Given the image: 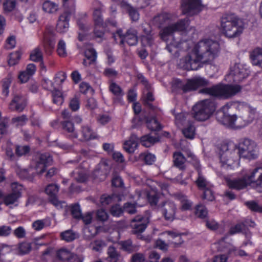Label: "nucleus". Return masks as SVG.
<instances>
[{"label": "nucleus", "mask_w": 262, "mask_h": 262, "mask_svg": "<svg viewBox=\"0 0 262 262\" xmlns=\"http://www.w3.org/2000/svg\"><path fill=\"white\" fill-rule=\"evenodd\" d=\"M220 52V45L211 39H204L196 44L179 63L181 68L197 70L204 65L211 64Z\"/></svg>", "instance_id": "nucleus-1"}, {"label": "nucleus", "mask_w": 262, "mask_h": 262, "mask_svg": "<svg viewBox=\"0 0 262 262\" xmlns=\"http://www.w3.org/2000/svg\"><path fill=\"white\" fill-rule=\"evenodd\" d=\"M177 16L174 13L162 12L153 18L154 24L158 28L168 25L161 29L160 32L161 38L166 41L169 36H172L174 32L184 31L186 30L189 25V19L186 17L179 20L177 22L170 24L175 20Z\"/></svg>", "instance_id": "nucleus-2"}, {"label": "nucleus", "mask_w": 262, "mask_h": 262, "mask_svg": "<svg viewBox=\"0 0 262 262\" xmlns=\"http://www.w3.org/2000/svg\"><path fill=\"white\" fill-rule=\"evenodd\" d=\"M231 104L227 103L216 113L217 120L223 124L231 127L241 128L250 123L253 119V115L247 110L242 116L236 117L235 115H230L228 112Z\"/></svg>", "instance_id": "nucleus-3"}, {"label": "nucleus", "mask_w": 262, "mask_h": 262, "mask_svg": "<svg viewBox=\"0 0 262 262\" xmlns=\"http://www.w3.org/2000/svg\"><path fill=\"white\" fill-rule=\"evenodd\" d=\"M223 34L228 38L240 36L245 28L243 20L234 13L225 14L221 18Z\"/></svg>", "instance_id": "nucleus-4"}, {"label": "nucleus", "mask_w": 262, "mask_h": 262, "mask_svg": "<svg viewBox=\"0 0 262 262\" xmlns=\"http://www.w3.org/2000/svg\"><path fill=\"white\" fill-rule=\"evenodd\" d=\"M242 88L237 84H219L210 88H205L200 91V93L227 99L236 95L241 91Z\"/></svg>", "instance_id": "nucleus-5"}, {"label": "nucleus", "mask_w": 262, "mask_h": 262, "mask_svg": "<svg viewBox=\"0 0 262 262\" xmlns=\"http://www.w3.org/2000/svg\"><path fill=\"white\" fill-rule=\"evenodd\" d=\"M215 108V102L212 99L202 100L193 106V117L198 121H205L210 118Z\"/></svg>", "instance_id": "nucleus-6"}, {"label": "nucleus", "mask_w": 262, "mask_h": 262, "mask_svg": "<svg viewBox=\"0 0 262 262\" xmlns=\"http://www.w3.org/2000/svg\"><path fill=\"white\" fill-rule=\"evenodd\" d=\"M236 145L234 144L222 145L220 151L221 166L225 169L231 168L237 158Z\"/></svg>", "instance_id": "nucleus-7"}, {"label": "nucleus", "mask_w": 262, "mask_h": 262, "mask_svg": "<svg viewBox=\"0 0 262 262\" xmlns=\"http://www.w3.org/2000/svg\"><path fill=\"white\" fill-rule=\"evenodd\" d=\"M237 154L240 158L249 160L256 159L258 156L257 148L252 141L245 139L236 146Z\"/></svg>", "instance_id": "nucleus-8"}, {"label": "nucleus", "mask_w": 262, "mask_h": 262, "mask_svg": "<svg viewBox=\"0 0 262 262\" xmlns=\"http://www.w3.org/2000/svg\"><path fill=\"white\" fill-rule=\"evenodd\" d=\"M208 84V81L206 79L202 77H195L188 80L186 82L177 79L174 81V86L181 90L184 93H187L195 90L199 87L207 85Z\"/></svg>", "instance_id": "nucleus-9"}, {"label": "nucleus", "mask_w": 262, "mask_h": 262, "mask_svg": "<svg viewBox=\"0 0 262 262\" xmlns=\"http://www.w3.org/2000/svg\"><path fill=\"white\" fill-rule=\"evenodd\" d=\"M201 0H182L181 8L183 14L193 16L200 13L204 8Z\"/></svg>", "instance_id": "nucleus-10"}, {"label": "nucleus", "mask_w": 262, "mask_h": 262, "mask_svg": "<svg viewBox=\"0 0 262 262\" xmlns=\"http://www.w3.org/2000/svg\"><path fill=\"white\" fill-rule=\"evenodd\" d=\"M249 75V71L245 65L236 63L231 68L228 76L235 82H239L246 79Z\"/></svg>", "instance_id": "nucleus-11"}, {"label": "nucleus", "mask_w": 262, "mask_h": 262, "mask_svg": "<svg viewBox=\"0 0 262 262\" xmlns=\"http://www.w3.org/2000/svg\"><path fill=\"white\" fill-rule=\"evenodd\" d=\"M52 162V158L49 154H41L36 158L32 167L35 174H40L42 173L48 166Z\"/></svg>", "instance_id": "nucleus-12"}, {"label": "nucleus", "mask_w": 262, "mask_h": 262, "mask_svg": "<svg viewBox=\"0 0 262 262\" xmlns=\"http://www.w3.org/2000/svg\"><path fill=\"white\" fill-rule=\"evenodd\" d=\"M59 189V187L57 185L50 184L47 186L45 192L49 196L50 202L57 209H61L66 207L67 204L64 201H60L58 200L57 194Z\"/></svg>", "instance_id": "nucleus-13"}, {"label": "nucleus", "mask_w": 262, "mask_h": 262, "mask_svg": "<svg viewBox=\"0 0 262 262\" xmlns=\"http://www.w3.org/2000/svg\"><path fill=\"white\" fill-rule=\"evenodd\" d=\"M246 176L249 185H252L257 191L262 192V167H256Z\"/></svg>", "instance_id": "nucleus-14"}, {"label": "nucleus", "mask_w": 262, "mask_h": 262, "mask_svg": "<svg viewBox=\"0 0 262 262\" xmlns=\"http://www.w3.org/2000/svg\"><path fill=\"white\" fill-rule=\"evenodd\" d=\"M93 7V18L96 26H103L104 21L102 15L104 5L98 0H94L92 3Z\"/></svg>", "instance_id": "nucleus-15"}, {"label": "nucleus", "mask_w": 262, "mask_h": 262, "mask_svg": "<svg viewBox=\"0 0 262 262\" xmlns=\"http://www.w3.org/2000/svg\"><path fill=\"white\" fill-rule=\"evenodd\" d=\"M12 192L5 195L3 203L7 206L14 204L21 196L23 187L17 183L12 184Z\"/></svg>", "instance_id": "nucleus-16"}, {"label": "nucleus", "mask_w": 262, "mask_h": 262, "mask_svg": "<svg viewBox=\"0 0 262 262\" xmlns=\"http://www.w3.org/2000/svg\"><path fill=\"white\" fill-rule=\"evenodd\" d=\"M147 225L146 219L139 215L136 216L130 221V226L132 228V233L139 235L145 230Z\"/></svg>", "instance_id": "nucleus-17"}, {"label": "nucleus", "mask_w": 262, "mask_h": 262, "mask_svg": "<svg viewBox=\"0 0 262 262\" xmlns=\"http://www.w3.org/2000/svg\"><path fill=\"white\" fill-rule=\"evenodd\" d=\"M71 13V11L67 9L59 16L56 25L57 32L63 33L68 30L69 28V21Z\"/></svg>", "instance_id": "nucleus-18"}, {"label": "nucleus", "mask_w": 262, "mask_h": 262, "mask_svg": "<svg viewBox=\"0 0 262 262\" xmlns=\"http://www.w3.org/2000/svg\"><path fill=\"white\" fill-rule=\"evenodd\" d=\"M27 105L26 98L20 94L14 95L9 104V108L12 111L22 112Z\"/></svg>", "instance_id": "nucleus-19"}, {"label": "nucleus", "mask_w": 262, "mask_h": 262, "mask_svg": "<svg viewBox=\"0 0 262 262\" xmlns=\"http://www.w3.org/2000/svg\"><path fill=\"white\" fill-rule=\"evenodd\" d=\"M57 257L63 261L67 260L69 262H83V257L74 254L66 249H61L57 252Z\"/></svg>", "instance_id": "nucleus-20"}, {"label": "nucleus", "mask_w": 262, "mask_h": 262, "mask_svg": "<svg viewBox=\"0 0 262 262\" xmlns=\"http://www.w3.org/2000/svg\"><path fill=\"white\" fill-rule=\"evenodd\" d=\"M177 210L176 205L172 202L166 201L162 206V214L166 221H172Z\"/></svg>", "instance_id": "nucleus-21"}, {"label": "nucleus", "mask_w": 262, "mask_h": 262, "mask_svg": "<svg viewBox=\"0 0 262 262\" xmlns=\"http://www.w3.org/2000/svg\"><path fill=\"white\" fill-rule=\"evenodd\" d=\"M228 186L231 189L241 190L245 189L249 185L246 174L241 178L233 179H227Z\"/></svg>", "instance_id": "nucleus-22"}, {"label": "nucleus", "mask_w": 262, "mask_h": 262, "mask_svg": "<svg viewBox=\"0 0 262 262\" xmlns=\"http://www.w3.org/2000/svg\"><path fill=\"white\" fill-rule=\"evenodd\" d=\"M139 139L135 134H132L128 140L124 142L123 148L129 154L134 152L138 145Z\"/></svg>", "instance_id": "nucleus-23"}, {"label": "nucleus", "mask_w": 262, "mask_h": 262, "mask_svg": "<svg viewBox=\"0 0 262 262\" xmlns=\"http://www.w3.org/2000/svg\"><path fill=\"white\" fill-rule=\"evenodd\" d=\"M62 128L71 139H76L78 138V134L75 131L74 123L70 120H64L61 123Z\"/></svg>", "instance_id": "nucleus-24"}, {"label": "nucleus", "mask_w": 262, "mask_h": 262, "mask_svg": "<svg viewBox=\"0 0 262 262\" xmlns=\"http://www.w3.org/2000/svg\"><path fill=\"white\" fill-rule=\"evenodd\" d=\"M186 159L181 152H174L173 154V165L181 170L186 168Z\"/></svg>", "instance_id": "nucleus-25"}, {"label": "nucleus", "mask_w": 262, "mask_h": 262, "mask_svg": "<svg viewBox=\"0 0 262 262\" xmlns=\"http://www.w3.org/2000/svg\"><path fill=\"white\" fill-rule=\"evenodd\" d=\"M250 59L253 65L262 69V48H256L250 53Z\"/></svg>", "instance_id": "nucleus-26"}, {"label": "nucleus", "mask_w": 262, "mask_h": 262, "mask_svg": "<svg viewBox=\"0 0 262 262\" xmlns=\"http://www.w3.org/2000/svg\"><path fill=\"white\" fill-rule=\"evenodd\" d=\"M121 6L128 13L130 19L133 21H137L139 20L140 14L137 8L126 2L122 3Z\"/></svg>", "instance_id": "nucleus-27"}, {"label": "nucleus", "mask_w": 262, "mask_h": 262, "mask_svg": "<svg viewBox=\"0 0 262 262\" xmlns=\"http://www.w3.org/2000/svg\"><path fill=\"white\" fill-rule=\"evenodd\" d=\"M124 42L129 46H135L138 43L137 32L133 29H128L125 34Z\"/></svg>", "instance_id": "nucleus-28"}, {"label": "nucleus", "mask_w": 262, "mask_h": 262, "mask_svg": "<svg viewBox=\"0 0 262 262\" xmlns=\"http://www.w3.org/2000/svg\"><path fill=\"white\" fill-rule=\"evenodd\" d=\"M80 133L83 140L88 141L97 138L96 134L93 132L91 126L88 125H82L81 127Z\"/></svg>", "instance_id": "nucleus-29"}, {"label": "nucleus", "mask_w": 262, "mask_h": 262, "mask_svg": "<svg viewBox=\"0 0 262 262\" xmlns=\"http://www.w3.org/2000/svg\"><path fill=\"white\" fill-rule=\"evenodd\" d=\"M175 197L180 202L181 204V209L182 210H187L191 208L192 203L187 199L186 195L180 193L176 194Z\"/></svg>", "instance_id": "nucleus-30"}, {"label": "nucleus", "mask_w": 262, "mask_h": 262, "mask_svg": "<svg viewBox=\"0 0 262 262\" xmlns=\"http://www.w3.org/2000/svg\"><path fill=\"white\" fill-rule=\"evenodd\" d=\"M84 55L87 59L83 60V64L85 66L90 65L96 60L97 53L94 49L91 48L86 50L84 52Z\"/></svg>", "instance_id": "nucleus-31"}, {"label": "nucleus", "mask_w": 262, "mask_h": 262, "mask_svg": "<svg viewBox=\"0 0 262 262\" xmlns=\"http://www.w3.org/2000/svg\"><path fill=\"white\" fill-rule=\"evenodd\" d=\"M71 176L78 182L82 183L85 182L88 178L85 171L83 169H76L71 173Z\"/></svg>", "instance_id": "nucleus-32"}, {"label": "nucleus", "mask_w": 262, "mask_h": 262, "mask_svg": "<svg viewBox=\"0 0 262 262\" xmlns=\"http://www.w3.org/2000/svg\"><path fill=\"white\" fill-rule=\"evenodd\" d=\"M195 182L198 188L201 190H204L207 188L213 187V185L209 182L207 181L202 173L200 172Z\"/></svg>", "instance_id": "nucleus-33"}, {"label": "nucleus", "mask_w": 262, "mask_h": 262, "mask_svg": "<svg viewBox=\"0 0 262 262\" xmlns=\"http://www.w3.org/2000/svg\"><path fill=\"white\" fill-rule=\"evenodd\" d=\"M19 177L23 179H26L29 181H32L35 176V172L32 167L26 169H21L18 172Z\"/></svg>", "instance_id": "nucleus-34"}, {"label": "nucleus", "mask_w": 262, "mask_h": 262, "mask_svg": "<svg viewBox=\"0 0 262 262\" xmlns=\"http://www.w3.org/2000/svg\"><path fill=\"white\" fill-rule=\"evenodd\" d=\"M159 140L158 137H152L149 135L142 136L140 138V142L142 144L146 147H149Z\"/></svg>", "instance_id": "nucleus-35"}, {"label": "nucleus", "mask_w": 262, "mask_h": 262, "mask_svg": "<svg viewBox=\"0 0 262 262\" xmlns=\"http://www.w3.org/2000/svg\"><path fill=\"white\" fill-rule=\"evenodd\" d=\"M109 83V90L114 96L120 97L124 95L121 88L115 82L111 80Z\"/></svg>", "instance_id": "nucleus-36"}, {"label": "nucleus", "mask_w": 262, "mask_h": 262, "mask_svg": "<svg viewBox=\"0 0 262 262\" xmlns=\"http://www.w3.org/2000/svg\"><path fill=\"white\" fill-rule=\"evenodd\" d=\"M107 259L109 261L120 260L122 259L121 255L113 246H110L107 251Z\"/></svg>", "instance_id": "nucleus-37"}, {"label": "nucleus", "mask_w": 262, "mask_h": 262, "mask_svg": "<svg viewBox=\"0 0 262 262\" xmlns=\"http://www.w3.org/2000/svg\"><path fill=\"white\" fill-rule=\"evenodd\" d=\"M43 11L49 13H53L58 10V5L50 1H45L42 4Z\"/></svg>", "instance_id": "nucleus-38"}, {"label": "nucleus", "mask_w": 262, "mask_h": 262, "mask_svg": "<svg viewBox=\"0 0 262 262\" xmlns=\"http://www.w3.org/2000/svg\"><path fill=\"white\" fill-rule=\"evenodd\" d=\"M51 93L53 103L57 105H61L63 102V97L61 92L54 89L51 91Z\"/></svg>", "instance_id": "nucleus-39"}, {"label": "nucleus", "mask_w": 262, "mask_h": 262, "mask_svg": "<svg viewBox=\"0 0 262 262\" xmlns=\"http://www.w3.org/2000/svg\"><path fill=\"white\" fill-rule=\"evenodd\" d=\"M30 58L34 62H39L42 60V53L39 47L35 48L30 53Z\"/></svg>", "instance_id": "nucleus-40"}, {"label": "nucleus", "mask_w": 262, "mask_h": 262, "mask_svg": "<svg viewBox=\"0 0 262 262\" xmlns=\"http://www.w3.org/2000/svg\"><path fill=\"white\" fill-rule=\"evenodd\" d=\"M97 228L94 226L85 227L83 230V236L86 240H90L97 234Z\"/></svg>", "instance_id": "nucleus-41"}, {"label": "nucleus", "mask_w": 262, "mask_h": 262, "mask_svg": "<svg viewBox=\"0 0 262 262\" xmlns=\"http://www.w3.org/2000/svg\"><path fill=\"white\" fill-rule=\"evenodd\" d=\"M182 132L186 138L192 139L195 135L194 126L192 123H190L182 130Z\"/></svg>", "instance_id": "nucleus-42"}, {"label": "nucleus", "mask_w": 262, "mask_h": 262, "mask_svg": "<svg viewBox=\"0 0 262 262\" xmlns=\"http://www.w3.org/2000/svg\"><path fill=\"white\" fill-rule=\"evenodd\" d=\"M147 199L151 206L157 205L159 200V194L157 191L152 189L148 192Z\"/></svg>", "instance_id": "nucleus-43"}, {"label": "nucleus", "mask_w": 262, "mask_h": 262, "mask_svg": "<svg viewBox=\"0 0 262 262\" xmlns=\"http://www.w3.org/2000/svg\"><path fill=\"white\" fill-rule=\"evenodd\" d=\"M146 122L147 127L152 130H158L161 128L160 124L155 118L150 120L146 118Z\"/></svg>", "instance_id": "nucleus-44"}, {"label": "nucleus", "mask_w": 262, "mask_h": 262, "mask_svg": "<svg viewBox=\"0 0 262 262\" xmlns=\"http://www.w3.org/2000/svg\"><path fill=\"white\" fill-rule=\"evenodd\" d=\"M122 249L128 252H132L135 250L136 246L133 245L132 242L130 239H127L125 241H121L120 242Z\"/></svg>", "instance_id": "nucleus-45"}, {"label": "nucleus", "mask_w": 262, "mask_h": 262, "mask_svg": "<svg viewBox=\"0 0 262 262\" xmlns=\"http://www.w3.org/2000/svg\"><path fill=\"white\" fill-rule=\"evenodd\" d=\"M60 236L62 239L68 242L73 241L76 237L75 233L71 230H67L61 233Z\"/></svg>", "instance_id": "nucleus-46"}, {"label": "nucleus", "mask_w": 262, "mask_h": 262, "mask_svg": "<svg viewBox=\"0 0 262 262\" xmlns=\"http://www.w3.org/2000/svg\"><path fill=\"white\" fill-rule=\"evenodd\" d=\"M140 158L148 165L152 164L156 159L155 156L150 153H142L140 155Z\"/></svg>", "instance_id": "nucleus-47"}, {"label": "nucleus", "mask_w": 262, "mask_h": 262, "mask_svg": "<svg viewBox=\"0 0 262 262\" xmlns=\"http://www.w3.org/2000/svg\"><path fill=\"white\" fill-rule=\"evenodd\" d=\"M146 91H147V93L146 94V96H145L144 98V104L149 108L154 110L155 107L150 102L153 101L155 100L154 97L152 95V92L150 91V89Z\"/></svg>", "instance_id": "nucleus-48"}, {"label": "nucleus", "mask_w": 262, "mask_h": 262, "mask_svg": "<svg viewBox=\"0 0 262 262\" xmlns=\"http://www.w3.org/2000/svg\"><path fill=\"white\" fill-rule=\"evenodd\" d=\"M195 213L198 217L203 219L207 216L208 211L204 205L200 204L196 206Z\"/></svg>", "instance_id": "nucleus-49"}, {"label": "nucleus", "mask_w": 262, "mask_h": 262, "mask_svg": "<svg viewBox=\"0 0 262 262\" xmlns=\"http://www.w3.org/2000/svg\"><path fill=\"white\" fill-rule=\"evenodd\" d=\"M21 57L19 51H16L10 54L8 63L10 66H14L18 63Z\"/></svg>", "instance_id": "nucleus-50"}, {"label": "nucleus", "mask_w": 262, "mask_h": 262, "mask_svg": "<svg viewBox=\"0 0 262 262\" xmlns=\"http://www.w3.org/2000/svg\"><path fill=\"white\" fill-rule=\"evenodd\" d=\"M245 204L251 211L262 213V206L259 205L257 202L249 201L247 202Z\"/></svg>", "instance_id": "nucleus-51"}, {"label": "nucleus", "mask_w": 262, "mask_h": 262, "mask_svg": "<svg viewBox=\"0 0 262 262\" xmlns=\"http://www.w3.org/2000/svg\"><path fill=\"white\" fill-rule=\"evenodd\" d=\"M30 148L29 146H19L17 145L15 148V154L18 157L25 156L29 153Z\"/></svg>", "instance_id": "nucleus-52"}, {"label": "nucleus", "mask_w": 262, "mask_h": 262, "mask_svg": "<svg viewBox=\"0 0 262 262\" xmlns=\"http://www.w3.org/2000/svg\"><path fill=\"white\" fill-rule=\"evenodd\" d=\"M31 248L32 247L30 243L23 242L19 244L18 250L19 253L23 255L28 253L31 251Z\"/></svg>", "instance_id": "nucleus-53"}, {"label": "nucleus", "mask_w": 262, "mask_h": 262, "mask_svg": "<svg viewBox=\"0 0 262 262\" xmlns=\"http://www.w3.org/2000/svg\"><path fill=\"white\" fill-rule=\"evenodd\" d=\"M212 188H207L203 190V199L206 200L208 201H212L214 200L215 197L212 190Z\"/></svg>", "instance_id": "nucleus-54"}, {"label": "nucleus", "mask_w": 262, "mask_h": 262, "mask_svg": "<svg viewBox=\"0 0 262 262\" xmlns=\"http://www.w3.org/2000/svg\"><path fill=\"white\" fill-rule=\"evenodd\" d=\"M58 54L61 57H65L67 55L66 43L63 40H60L58 43L57 50Z\"/></svg>", "instance_id": "nucleus-55"}, {"label": "nucleus", "mask_w": 262, "mask_h": 262, "mask_svg": "<svg viewBox=\"0 0 262 262\" xmlns=\"http://www.w3.org/2000/svg\"><path fill=\"white\" fill-rule=\"evenodd\" d=\"M27 120L28 118L27 116L23 115L12 118V122L15 124L16 126H23L26 124Z\"/></svg>", "instance_id": "nucleus-56"}, {"label": "nucleus", "mask_w": 262, "mask_h": 262, "mask_svg": "<svg viewBox=\"0 0 262 262\" xmlns=\"http://www.w3.org/2000/svg\"><path fill=\"white\" fill-rule=\"evenodd\" d=\"M141 39L143 46H151L154 42V38L151 34L142 35Z\"/></svg>", "instance_id": "nucleus-57"}, {"label": "nucleus", "mask_w": 262, "mask_h": 262, "mask_svg": "<svg viewBox=\"0 0 262 262\" xmlns=\"http://www.w3.org/2000/svg\"><path fill=\"white\" fill-rule=\"evenodd\" d=\"M43 46L45 48L49 47L50 48H54L55 46V41L54 38L49 36V34L46 33L43 38Z\"/></svg>", "instance_id": "nucleus-58"}, {"label": "nucleus", "mask_w": 262, "mask_h": 262, "mask_svg": "<svg viewBox=\"0 0 262 262\" xmlns=\"http://www.w3.org/2000/svg\"><path fill=\"white\" fill-rule=\"evenodd\" d=\"M123 211L130 214H135L137 212L136 205L131 203H126L124 204Z\"/></svg>", "instance_id": "nucleus-59"}, {"label": "nucleus", "mask_w": 262, "mask_h": 262, "mask_svg": "<svg viewBox=\"0 0 262 262\" xmlns=\"http://www.w3.org/2000/svg\"><path fill=\"white\" fill-rule=\"evenodd\" d=\"M46 226V221L44 220H38L34 221L32 225L34 230L39 231Z\"/></svg>", "instance_id": "nucleus-60"}, {"label": "nucleus", "mask_w": 262, "mask_h": 262, "mask_svg": "<svg viewBox=\"0 0 262 262\" xmlns=\"http://www.w3.org/2000/svg\"><path fill=\"white\" fill-rule=\"evenodd\" d=\"M71 211L73 217L75 219H80L81 217V212L80 206L75 204L71 206Z\"/></svg>", "instance_id": "nucleus-61"}, {"label": "nucleus", "mask_w": 262, "mask_h": 262, "mask_svg": "<svg viewBox=\"0 0 262 262\" xmlns=\"http://www.w3.org/2000/svg\"><path fill=\"white\" fill-rule=\"evenodd\" d=\"M16 0H6L4 3V10L8 12L12 11L15 7Z\"/></svg>", "instance_id": "nucleus-62"}, {"label": "nucleus", "mask_w": 262, "mask_h": 262, "mask_svg": "<svg viewBox=\"0 0 262 262\" xmlns=\"http://www.w3.org/2000/svg\"><path fill=\"white\" fill-rule=\"evenodd\" d=\"M244 229V224L243 223H238L230 228L229 233L232 235L234 234L242 232Z\"/></svg>", "instance_id": "nucleus-63"}, {"label": "nucleus", "mask_w": 262, "mask_h": 262, "mask_svg": "<svg viewBox=\"0 0 262 262\" xmlns=\"http://www.w3.org/2000/svg\"><path fill=\"white\" fill-rule=\"evenodd\" d=\"M110 211L112 215L119 216L123 213V209H122L119 205L117 204L111 207Z\"/></svg>", "instance_id": "nucleus-64"}]
</instances>
